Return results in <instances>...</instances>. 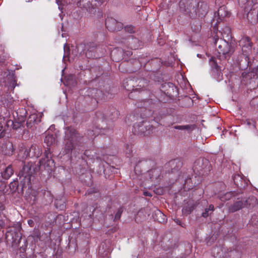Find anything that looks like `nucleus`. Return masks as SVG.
<instances>
[{
  "label": "nucleus",
  "mask_w": 258,
  "mask_h": 258,
  "mask_svg": "<svg viewBox=\"0 0 258 258\" xmlns=\"http://www.w3.org/2000/svg\"><path fill=\"white\" fill-rule=\"evenodd\" d=\"M155 216L156 220L160 223H165L167 221L166 216L160 210L155 211Z\"/></svg>",
  "instance_id": "nucleus-16"
},
{
  "label": "nucleus",
  "mask_w": 258,
  "mask_h": 258,
  "mask_svg": "<svg viewBox=\"0 0 258 258\" xmlns=\"http://www.w3.org/2000/svg\"><path fill=\"white\" fill-rule=\"evenodd\" d=\"M239 45L241 47L243 55L245 56V59L247 60L248 54L251 51V42L250 41V39L248 37H244L241 38L239 41Z\"/></svg>",
  "instance_id": "nucleus-10"
},
{
  "label": "nucleus",
  "mask_w": 258,
  "mask_h": 258,
  "mask_svg": "<svg viewBox=\"0 0 258 258\" xmlns=\"http://www.w3.org/2000/svg\"><path fill=\"white\" fill-rule=\"evenodd\" d=\"M253 13V12H249L248 14H247V19H248V20L249 21H250V22L252 23H254L256 20H257V13L256 12H255V18H254V20H250L249 19V17H250V15H251Z\"/></svg>",
  "instance_id": "nucleus-27"
},
{
  "label": "nucleus",
  "mask_w": 258,
  "mask_h": 258,
  "mask_svg": "<svg viewBox=\"0 0 258 258\" xmlns=\"http://www.w3.org/2000/svg\"><path fill=\"white\" fill-rule=\"evenodd\" d=\"M233 181L234 182V183L237 185L238 186H239V184H238V180H241V177L239 175H235L234 177H233Z\"/></svg>",
  "instance_id": "nucleus-28"
},
{
  "label": "nucleus",
  "mask_w": 258,
  "mask_h": 258,
  "mask_svg": "<svg viewBox=\"0 0 258 258\" xmlns=\"http://www.w3.org/2000/svg\"><path fill=\"white\" fill-rule=\"evenodd\" d=\"M89 51H88V52H86V55H87V56H89Z\"/></svg>",
  "instance_id": "nucleus-41"
},
{
  "label": "nucleus",
  "mask_w": 258,
  "mask_h": 258,
  "mask_svg": "<svg viewBox=\"0 0 258 258\" xmlns=\"http://www.w3.org/2000/svg\"><path fill=\"white\" fill-rule=\"evenodd\" d=\"M66 44H64V50H65V49H66Z\"/></svg>",
  "instance_id": "nucleus-43"
},
{
  "label": "nucleus",
  "mask_w": 258,
  "mask_h": 258,
  "mask_svg": "<svg viewBox=\"0 0 258 258\" xmlns=\"http://www.w3.org/2000/svg\"><path fill=\"white\" fill-rule=\"evenodd\" d=\"M214 208L213 205H210L208 208H206L202 213L203 217L206 218L210 215L214 211Z\"/></svg>",
  "instance_id": "nucleus-21"
},
{
  "label": "nucleus",
  "mask_w": 258,
  "mask_h": 258,
  "mask_svg": "<svg viewBox=\"0 0 258 258\" xmlns=\"http://www.w3.org/2000/svg\"><path fill=\"white\" fill-rule=\"evenodd\" d=\"M210 170L209 161L207 159L200 158L194 163L193 170L196 174L199 176L207 174Z\"/></svg>",
  "instance_id": "nucleus-5"
},
{
  "label": "nucleus",
  "mask_w": 258,
  "mask_h": 258,
  "mask_svg": "<svg viewBox=\"0 0 258 258\" xmlns=\"http://www.w3.org/2000/svg\"><path fill=\"white\" fill-rule=\"evenodd\" d=\"M23 113H24V116L25 117L26 116V111L25 110H23Z\"/></svg>",
  "instance_id": "nucleus-39"
},
{
  "label": "nucleus",
  "mask_w": 258,
  "mask_h": 258,
  "mask_svg": "<svg viewBox=\"0 0 258 258\" xmlns=\"http://www.w3.org/2000/svg\"><path fill=\"white\" fill-rule=\"evenodd\" d=\"M11 81L10 83V86L13 89L15 88V87L16 86V80L15 79V77L14 75H12L11 76Z\"/></svg>",
  "instance_id": "nucleus-24"
},
{
  "label": "nucleus",
  "mask_w": 258,
  "mask_h": 258,
  "mask_svg": "<svg viewBox=\"0 0 258 258\" xmlns=\"http://www.w3.org/2000/svg\"><path fill=\"white\" fill-rule=\"evenodd\" d=\"M105 25L107 28L111 31L118 30L119 27L121 26L120 23L117 22L113 18H107L105 21Z\"/></svg>",
  "instance_id": "nucleus-11"
},
{
  "label": "nucleus",
  "mask_w": 258,
  "mask_h": 258,
  "mask_svg": "<svg viewBox=\"0 0 258 258\" xmlns=\"http://www.w3.org/2000/svg\"><path fill=\"white\" fill-rule=\"evenodd\" d=\"M40 121V119L38 117L37 114L32 113L30 114L27 119V126L28 127L31 128L33 126Z\"/></svg>",
  "instance_id": "nucleus-14"
},
{
  "label": "nucleus",
  "mask_w": 258,
  "mask_h": 258,
  "mask_svg": "<svg viewBox=\"0 0 258 258\" xmlns=\"http://www.w3.org/2000/svg\"><path fill=\"white\" fill-rule=\"evenodd\" d=\"M21 225L19 223L15 224L10 227L6 234V244L8 247L12 248L13 250L17 249L19 247L23 250L25 249L26 240H24L25 247L23 245L20 246V243L22 239Z\"/></svg>",
  "instance_id": "nucleus-2"
},
{
  "label": "nucleus",
  "mask_w": 258,
  "mask_h": 258,
  "mask_svg": "<svg viewBox=\"0 0 258 258\" xmlns=\"http://www.w3.org/2000/svg\"><path fill=\"white\" fill-rule=\"evenodd\" d=\"M185 0H181L180 2H179V6L181 7L182 6V5H183L184 4V2Z\"/></svg>",
  "instance_id": "nucleus-38"
},
{
  "label": "nucleus",
  "mask_w": 258,
  "mask_h": 258,
  "mask_svg": "<svg viewBox=\"0 0 258 258\" xmlns=\"http://www.w3.org/2000/svg\"><path fill=\"white\" fill-rule=\"evenodd\" d=\"M41 154V150L39 146L32 145L28 150L27 149H22L20 151L18 156L22 160L29 157L31 158H38Z\"/></svg>",
  "instance_id": "nucleus-7"
},
{
  "label": "nucleus",
  "mask_w": 258,
  "mask_h": 258,
  "mask_svg": "<svg viewBox=\"0 0 258 258\" xmlns=\"http://www.w3.org/2000/svg\"><path fill=\"white\" fill-rule=\"evenodd\" d=\"M137 41H138V39H134V42H137Z\"/></svg>",
  "instance_id": "nucleus-42"
},
{
  "label": "nucleus",
  "mask_w": 258,
  "mask_h": 258,
  "mask_svg": "<svg viewBox=\"0 0 258 258\" xmlns=\"http://www.w3.org/2000/svg\"><path fill=\"white\" fill-rule=\"evenodd\" d=\"M132 48H134V49H137V47H136V46H131Z\"/></svg>",
  "instance_id": "nucleus-40"
},
{
  "label": "nucleus",
  "mask_w": 258,
  "mask_h": 258,
  "mask_svg": "<svg viewBox=\"0 0 258 258\" xmlns=\"http://www.w3.org/2000/svg\"><path fill=\"white\" fill-rule=\"evenodd\" d=\"M4 167L2 169V171L1 172V174L2 178L5 180L9 179L12 175L14 174V169L13 168L12 165L10 164L7 166H6L5 165L3 166Z\"/></svg>",
  "instance_id": "nucleus-12"
},
{
  "label": "nucleus",
  "mask_w": 258,
  "mask_h": 258,
  "mask_svg": "<svg viewBox=\"0 0 258 258\" xmlns=\"http://www.w3.org/2000/svg\"><path fill=\"white\" fill-rule=\"evenodd\" d=\"M133 31H131V30H130V33H132V32H133Z\"/></svg>",
  "instance_id": "nucleus-46"
},
{
  "label": "nucleus",
  "mask_w": 258,
  "mask_h": 258,
  "mask_svg": "<svg viewBox=\"0 0 258 258\" xmlns=\"http://www.w3.org/2000/svg\"><path fill=\"white\" fill-rule=\"evenodd\" d=\"M77 6L80 8H83L87 11L92 12L93 7L90 0H79L77 2Z\"/></svg>",
  "instance_id": "nucleus-15"
},
{
  "label": "nucleus",
  "mask_w": 258,
  "mask_h": 258,
  "mask_svg": "<svg viewBox=\"0 0 258 258\" xmlns=\"http://www.w3.org/2000/svg\"><path fill=\"white\" fill-rule=\"evenodd\" d=\"M6 146L7 148H10V149L11 150V152H13V145L12 143H9L8 144H6Z\"/></svg>",
  "instance_id": "nucleus-31"
},
{
  "label": "nucleus",
  "mask_w": 258,
  "mask_h": 258,
  "mask_svg": "<svg viewBox=\"0 0 258 258\" xmlns=\"http://www.w3.org/2000/svg\"><path fill=\"white\" fill-rule=\"evenodd\" d=\"M144 195L145 196H148V197H152V194L148 191H144Z\"/></svg>",
  "instance_id": "nucleus-33"
},
{
  "label": "nucleus",
  "mask_w": 258,
  "mask_h": 258,
  "mask_svg": "<svg viewBox=\"0 0 258 258\" xmlns=\"http://www.w3.org/2000/svg\"><path fill=\"white\" fill-rule=\"evenodd\" d=\"M64 200H56L54 202V205L57 209H59L60 210L63 209L64 207Z\"/></svg>",
  "instance_id": "nucleus-22"
},
{
  "label": "nucleus",
  "mask_w": 258,
  "mask_h": 258,
  "mask_svg": "<svg viewBox=\"0 0 258 258\" xmlns=\"http://www.w3.org/2000/svg\"><path fill=\"white\" fill-rule=\"evenodd\" d=\"M66 140L64 151L66 154H70L76 147L79 142V137L75 130L72 127H67L65 131Z\"/></svg>",
  "instance_id": "nucleus-4"
},
{
  "label": "nucleus",
  "mask_w": 258,
  "mask_h": 258,
  "mask_svg": "<svg viewBox=\"0 0 258 258\" xmlns=\"http://www.w3.org/2000/svg\"><path fill=\"white\" fill-rule=\"evenodd\" d=\"M126 147H127L126 153L129 154L131 152V149L129 145H127Z\"/></svg>",
  "instance_id": "nucleus-36"
},
{
  "label": "nucleus",
  "mask_w": 258,
  "mask_h": 258,
  "mask_svg": "<svg viewBox=\"0 0 258 258\" xmlns=\"http://www.w3.org/2000/svg\"><path fill=\"white\" fill-rule=\"evenodd\" d=\"M217 14L219 19L222 20L225 17L229 15V12L226 10V7L224 6H222L218 9Z\"/></svg>",
  "instance_id": "nucleus-17"
},
{
  "label": "nucleus",
  "mask_w": 258,
  "mask_h": 258,
  "mask_svg": "<svg viewBox=\"0 0 258 258\" xmlns=\"http://www.w3.org/2000/svg\"><path fill=\"white\" fill-rule=\"evenodd\" d=\"M12 123L11 126H12L13 128L17 130V128H18L19 127L20 124L19 123L16 124V123H14L13 121L12 120H10L9 121V123Z\"/></svg>",
  "instance_id": "nucleus-29"
},
{
  "label": "nucleus",
  "mask_w": 258,
  "mask_h": 258,
  "mask_svg": "<svg viewBox=\"0 0 258 258\" xmlns=\"http://www.w3.org/2000/svg\"><path fill=\"white\" fill-rule=\"evenodd\" d=\"M28 224L30 226L32 227L33 226L34 222L32 220L30 219L28 221Z\"/></svg>",
  "instance_id": "nucleus-34"
},
{
  "label": "nucleus",
  "mask_w": 258,
  "mask_h": 258,
  "mask_svg": "<svg viewBox=\"0 0 258 258\" xmlns=\"http://www.w3.org/2000/svg\"><path fill=\"white\" fill-rule=\"evenodd\" d=\"M122 212H123V210H122V208H120L118 210L117 213H116V214L115 215L114 219L115 220H118V219H119Z\"/></svg>",
  "instance_id": "nucleus-26"
},
{
  "label": "nucleus",
  "mask_w": 258,
  "mask_h": 258,
  "mask_svg": "<svg viewBox=\"0 0 258 258\" xmlns=\"http://www.w3.org/2000/svg\"><path fill=\"white\" fill-rule=\"evenodd\" d=\"M246 124L249 126V127L251 129L255 128V124L254 122L252 120H246L245 121Z\"/></svg>",
  "instance_id": "nucleus-25"
},
{
  "label": "nucleus",
  "mask_w": 258,
  "mask_h": 258,
  "mask_svg": "<svg viewBox=\"0 0 258 258\" xmlns=\"http://www.w3.org/2000/svg\"><path fill=\"white\" fill-rule=\"evenodd\" d=\"M146 124V122L145 123ZM153 127L150 124H144L143 122L136 123L133 125V132L134 134L147 135L152 132Z\"/></svg>",
  "instance_id": "nucleus-9"
},
{
  "label": "nucleus",
  "mask_w": 258,
  "mask_h": 258,
  "mask_svg": "<svg viewBox=\"0 0 258 258\" xmlns=\"http://www.w3.org/2000/svg\"><path fill=\"white\" fill-rule=\"evenodd\" d=\"M64 84L66 85L70 86L71 87L75 86L77 84V82L74 76L70 75L68 76L66 82Z\"/></svg>",
  "instance_id": "nucleus-20"
},
{
  "label": "nucleus",
  "mask_w": 258,
  "mask_h": 258,
  "mask_svg": "<svg viewBox=\"0 0 258 258\" xmlns=\"http://www.w3.org/2000/svg\"><path fill=\"white\" fill-rule=\"evenodd\" d=\"M233 195V193L231 191L225 193V194L221 193L218 195V198L221 201L225 202L230 200L232 198Z\"/></svg>",
  "instance_id": "nucleus-19"
},
{
  "label": "nucleus",
  "mask_w": 258,
  "mask_h": 258,
  "mask_svg": "<svg viewBox=\"0 0 258 258\" xmlns=\"http://www.w3.org/2000/svg\"><path fill=\"white\" fill-rule=\"evenodd\" d=\"M234 253V251H231V253Z\"/></svg>",
  "instance_id": "nucleus-45"
},
{
  "label": "nucleus",
  "mask_w": 258,
  "mask_h": 258,
  "mask_svg": "<svg viewBox=\"0 0 258 258\" xmlns=\"http://www.w3.org/2000/svg\"><path fill=\"white\" fill-rule=\"evenodd\" d=\"M6 154H10V152L8 153V152H6Z\"/></svg>",
  "instance_id": "nucleus-44"
},
{
  "label": "nucleus",
  "mask_w": 258,
  "mask_h": 258,
  "mask_svg": "<svg viewBox=\"0 0 258 258\" xmlns=\"http://www.w3.org/2000/svg\"><path fill=\"white\" fill-rule=\"evenodd\" d=\"M5 223L3 220L0 219V230L4 227Z\"/></svg>",
  "instance_id": "nucleus-32"
},
{
  "label": "nucleus",
  "mask_w": 258,
  "mask_h": 258,
  "mask_svg": "<svg viewBox=\"0 0 258 258\" xmlns=\"http://www.w3.org/2000/svg\"><path fill=\"white\" fill-rule=\"evenodd\" d=\"M196 127L195 124H187L185 125H176L174 126V128L176 130H187L191 131L195 129Z\"/></svg>",
  "instance_id": "nucleus-18"
},
{
  "label": "nucleus",
  "mask_w": 258,
  "mask_h": 258,
  "mask_svg": "<svg viewBox=\"0 0 258 258\" xmlns=\"http://www.w3.org/2000/svg\"><path fill=\"white\" fill-rule=\"evenodd\" d=\"M55 141V135L47 133L44 138V144L47 146V150L44 152V157L39 161L40 168H44L48 172L51 171L54 166V161L51 159L49 147L53 145Z\"/></svg>",
  "instance_id": "nucleus-3"
},
{
  "label": "nucleus",
  "mask_w": 258,
  "mask_h": 258,
  "mask_svg": "<svg viewBox=\"0 0 258 258\" xmlns=\"http://www.w3.org/2000/svg\"><path fill=\"white\" fill-rule=\"evenodd\" d=\"M2 126H0V138L2 137Z\"/></svg>",
  "instance_id": "nucleus-37"
},
{
  "label": "nucleus",
  "mask_w": 258,
  "mask_h": 258,
  "mask_svg": "<svg viewBox=\"0 0 258 258\" xmlns=\"http://www.w3.org/2000/svg\"><path fill=\"white\" fill-rule=\"evenodd\" d=\"M174 221L179 225H181V222H180V221L177 219H174Z\"/></svg>",
  "instance_id": "nucleus-35"
},
{
  "label": "nucleus",
  "mask_w": 258,
  "mask_h": 258,
  "mask_svg": "<svg viewBox=\"0 0 258 258\" xmlns=\"http://www.w3.org/2000/svg\"><path fill=\"white\" fill-rule=\"evenodd\" d=\"M34 169L30 164L24 165L23 168L20 171L18 176L19 178L23 182L24 186L29 185L34 173Z\"/></svg>",
  "instance_id": "nucleus-6"
},
{
  "label": "nucleus",
  "mask_w": 258,
  "mask_h": 258,
  "mask_svg": "<svg viewBox=\"0 0 258 258\" xmlns=\"http://www.w3.org/2000/svg\"><path fill=\"white\" fill-rule=\"evenodd\" d=\"M90 92H92L91 96L92 97H95V99L99 98V94L101 93V92L99 90L96 89H90Z\"/></svg>",
  "instance_id": "nucleus-23"
},
{
  "label": "nucleus",
  "mask_w": 258,
  "mask_h": 258,
  "mask_svg": "<svg viewBox=\"0 0 258 258\" xmlns=\"http://www.w3.org/2000/svg\"><path fill=\"white\" fill-rule=\"evenodd\" d=\"M231 30L229 27H225L222 31L217 33L214 37L215 45L217 46V57L220 60L226 59L233 53V50L230 48L229 43L231 41Z\"/></svg>",
  "instance_id": "nucleus-1"
},
{
  "label": "nucleus",
  "mask_w": 258,
  "mask_h": 258,
  "mask_svg": "<svg viewBox=\"0 0 258 258\" xmlns=\"http://www.w3.org/2000/svg\"><path fill=\"white\" fill-rule=\"evenodd\" d=\"M177 162H178V163L179 164L178 166H180V165H181L180 162L178 160H173L172 161H171L169 162V164L170 165H172V164H174V163H176Z\"/></svg>",
  "instance_id": "nucleus-30"
},
{
  "label": "nucleus",
  "mask_w": 258,
  "mask_h": 258,
  "mask_svg": "<svg viewBox=\"0 0 258 258\" xmlns=\"http://www.w3.org/2000/svg\"><path fill=\"white\" fill-rule=\"evenodd\" d=\"M209 63L212 67L213 71L217 74L218 76L217 79L220 80L221 79V72L219 67L218 66L217 62L215 60V58L214 57H212L209 60Z\"/></svg>",
  "instance_id": "nucleus-13"
},
{
  "label": "nucleus",
  "mask_w": 258,
  "mask_h": 258,
  "mask_svg": "<svg viewBox=\"0 0 258 258\" xmlns=\"http://www.w3.org/2000/svg\"><path fill=\"white\" fill-rule=\"evenodd\" d=\"M256 202V199L254 197L248 198L245 201L238 199L237 201L234 202L232 205L229 207L228 211L229 212L233 213L241 209L245 205L252 206Z\"/></svg>",
  "instance_id": "nucleus-8"
}]
</instances>
